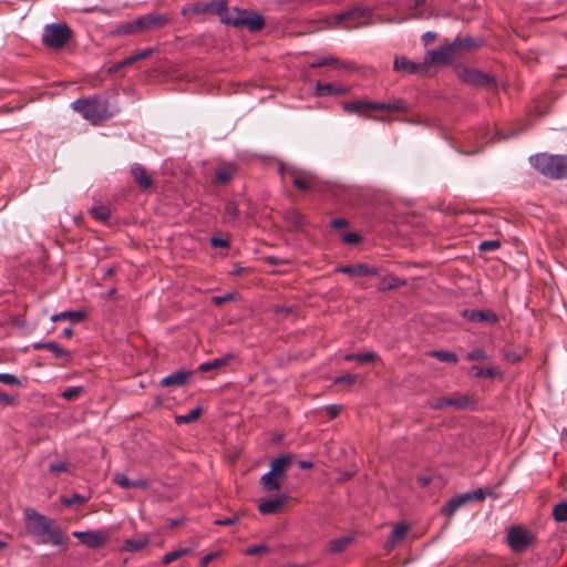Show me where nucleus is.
I'll list each match as a JSON object with an SVG mask.
<instances>
[{
  "label": "nucleus",
  "instance_id": "40",
  "mask_svg": "<svg viewBox=\"0 0 567 567\" xmlns=\"http://www.w3.org/2000/svg\"><path fill=\"white\" fill-rule=\"evenodd\" d=\"M472 373L475 378H488V379H493L495 378L496 375V371L493 370L492 368H482V367H478V365H474L472 368Z\"/></svg>",
  "mask_w": 567,
  "mask_h": 567
},
{
  "label": "nucleus",
  "instance_id": "49",
  "mask_svg": "<svg viewBox=\"0 0 567 567\" xmlns=\"http://www.w3.org/2000/svg\"><path fill=\"white\" fill-rule=\"evenodd\" d=\"M501 243L498 240H484L480 244L481 251H492L498 249Z\"/></svg>",
  "mask_w": 567,
  "mask_h": 567
},
{
  "label": "nucleus",
  "instance_id": "63",
  "mask_svg": "<svg viewBox=\"0 0 567 567\" xmlns=\"http://www.w3.org/2000/svg\"><path fill=\"white\" fill-rule=\"evenodd\" d=\"M463 496L468 497V501H473V499H483L485 495L482 489H477L472 493H465V494H463Z\"/></svg>",
  "mask_w": 567,
  "mask_h": 567
},
{
  "label": "nucleus",
  "instance_id": "13",
  "mask_svg": "<svg viewBox=\"0 0 567 567\" xmlns=\"http://www.w3.org/2000/svg\"><path fill=\"white\" fill-rule=\"evenodd\" d=\"M290 176L293 185L302 192L320 189L319 179L309 172L293 171Z\"/></svg>",
  "mask_w": 567,
  "mask_h": 567
},
{
  "label": "nucleus",
  "instance_id": "2",
  "mask_svg": "<svg viewBox=\"0 0 567 567\" xmlns=\"http://www.w3.org/2000/svg\"><path fill=\"white\" fill-rule=\"evenodd\" d=\"M72 109L93 125L101 124L113 115L109 103L97 97L79 99L72 103Z\"/></svg>",
  "mask_w": 567,
  "mask_h": 567
},
{
  "label": "nucleus",
  "instance_id": "25",
  "mask_svg": "<svg viewBox=\"0 0 567 567\" xmlns=\"http://www.w3.org/2000/svg\"><path fill=\"white\" fill-rule=\"evenodd\" d=\"M466 502H468V497L458 495L451 498L441 509L442 514L445 516H453L455 512L463 506Z\"/></svg>",
  "mask_w": 567,
  "mask_h": 567
},
{
  "label": "nucleus",
  "instance_id": "62",
  "mask_svg": "<svg viewBox=\"0 0 567 567\" xmlns=\"http://www.w3.org/2000/svg\"><path fill=\"white\" fill-rule=\"evenodd\" d=\"M150 486V483L145 478L140 480H133L132 482V488H147Z\"/></svg>",
  "mask_w": 567,
  "mask_h": 567
},
{
  "label": "nucleus",
  "instance_id": "34",
  "mask_svg": "<svg viewBox=\"0 0 567 567\" xmlns=\"http://www.w3.org/2000/svg\"><path fill=\"white\" fill-rule=\"evenodd\" d=\"M238 216V206L235 202L229 200L225 205V213H224V221L225 223H233L236 220Z\"/></svg>",
  "mask_w": 567,
  "mask_h": 567
},
{
  "label": "nucleus",
  "instance_id": "32",
  "mask_svg": "<svg viewBox=\"0 0 567 567\" xmlns=\"http://www.w3.org/2000/svg\"><path fill=\"white\" fill-rule=\"evenodd\" d=\"M377 359L375 352H364V353H350L344 355L346 361H360L364 363L372 362Z\"/></svg>",
  "mask_w": 567,
  "mask_h": 567
},
{
  "label": "nucleus",
  "instance_id": "52",
  "mask_svg": "<svg viewBox=\"0 0 567 567\" xmlns=\"http://www.w3.org/2000/svg\"><path fill=\"white\" fill-rule=\"evenodd\" d=\"M138 61L137 59V55L136 53L135 54H132L125 59H123L121 62H118L117 64H115L113 68H112V71H116L121 68H124V66H127V65H131L132 63Z\"/></svg>",
  "mask_w": 567,
  "mask_h": 567
},
{
  "label": "nucleus",
  "instance_id": "54",
  "mask_svg": "<svg viewBox=\"0 0 567 567\" xmlns=\"http://www.w3.org/2000/svg\"><path fill=\"white\" fill-rule=\"evenodd\" d=\"M429 406L433 410L444 409L445 406H449L447 398H439V399L432 400L429 402Z\"/></svg>",
  "mask_w": 567,
  "mask_h": 567
},
{
  "label": "nucleus",
  "instance_id": "39",
  "mask_svg": "<svg viewBox=\"0 0 567 567\" xmlns=\"http://www.w3.org/2000/svg\"><path fill=\"white\" fill-rule=\"evenodd\" d=\"M430 355L433 358H436L437 360H440L442 362H447V363H456L458 361L457 355L451 351H432L430 353Z\"/></svg>",
  "mask_w": 567,
  "mask_h": 567
},
{
  "label": "nucleus",
  "instance_id": "29",
  "mask_svg": "<svg viewBox=\"0 0 567 567\" xmlns=\"http://www.w3.org/2000/svg\"><path fill=\"white\" fill-rule=\"evenodd\" d=\"M353 537L351 536H342L336 539H332L328 544V548L331 553H340L344 550L350 544H352Z\"/></svg>",
  "mask_w": 567,
  "mask_h": 567
},
{
  "label": "nucleus",
  "instance_id": "31",
  "mask_svg": "<svg viewBox=\"0 0 567 567\" xmlns=\"http://www.w3.org/2000/svg\"><path fill=\"white\" fill-rule=\"evenodd\" d=\"M85 318V313L83 311H63L60 313H55L51 317L53 322L59 320H71V321H82Z\"/></svg>",
  "mask_w": 567,
  "mask_h": 567
},
{
  "label": "nucleus",
  "instance_id": "16",
  "mask_svg": "<svg viewBox=\"0 0 567 567\" xmlns=\"http://www.w3.org/2000/svg\"><path fill=\"white\" fill-rule=\"evenodd\" d=\"M426 64L415 63L404 55L395 56L393 69L404 74H420L425 70Z\"/></svg>",
  "mask_w": 567,
  "mask_h": 567
},
{
  "label": "nucleus",
  "instance_id": "10",
  "mask_svg": "<svg viewBox=\"0 0 567 567\" xmlns=\"http://www.w3.org/2000/svg\"><path fill=\"white\" fill-rule=\"evenodd\" d=\"M365 10L363 9H353L341 14H338L334 18V22L332 27L340 25L343 29L352 30L361 27L364 23Z\"/></svg>",
  "mask_w": 567,
  "mask_h": 567
},
{
  "label": "nucleus",
  "instance_id": "35",
  "mask_svg": "<svg viewBox=\"0 0 567 567\" xmlns=\"http://www.w3.org/2000/svg\"><path fill=\"white\" fill-rule=\"evenodd\" d=\"M190 551H192L190 548L185 547V548H181V549H177V550H173V551L166 553L162 557V563L164 565H168V564L173 563L174 560L181 558L182 556L189 554Z\"/></svg>",
  "mask_w": 567,
  "mask_h": 567
},
{
  "label": "nucleus",
  "instance_id": "64",
  "mask_svg": "<svg viewBox=\"0 0 567 567\" xmlns=\"http://www.w3.org/2000/svg\"><path fill=\"white\" fill-rule=\"evenodd\" d=\"M0 403L3 405H12L14 403V398L0 391Z\"/></svg>",
  "mask_w": 567,
  "mask_h": 567
},
{
  "label": "nucleus",
  "instance_id": "21",
  "mask_svg": "<svg viewBox=\"0 0 567 567\" xmlns=\"http://www.w3.org/2000/svg\"><path fill=\"white\" fill-rule=\"evenodd\" d=\"M447 404L456 410H471L475 408L476 402L467 394H456L447 398Z\"/></svg>",
  "mask_w": 567,
  "mask_h": 567
},
{
  "label": "nucleus",
  "instance_id": "30",
  "mask_svg": "<svg viewBox=\"0 0 567 567\" xmlns=\"http://www.w3.org/2000/svg\"><path fill=\"white\" fill-rule=\"evenodd\" d=\"M148 544L146 536L136 539H126L123 546V550L128 553H135L143 549Z\"/></svg>",
  "mask_w": 567,
  "mask_h": 567
},
{
  "label": "nucleus",
  "instance_id": "9",
  "mask_svg": "<svg viewBox=\"0 0 567 567\" xmlns=\"http://www.w3.org/2000/svg\"><path fill=\"white\" fill-rule=\"evenodd\" d=\"M534 539V535L520 526L511 527L507 533V543L513 551H524Z\"/></svg>",
  "mask_w": 567,
  "mask_h": 567
},
{
  "label": "nucleus",
  "instance_id": "17",
  "mask_svg": "<svg viewBox=\"0 0 567 567\" xmlns=\"http://www.w3.org/2000/svg\"><path fill=\"white\" fill-rule=\"evenodd\" d=\"M288 496L286 494H281L276 498H266L260 501L258 505V511L262 515H270L277 513L281 506L287 502Z\"/></svg>",
  "mask_w": 567,
  "mask_h": 567
},
{
  "label": "nucleus",
  "instance_id": "56",
  "mask_svg": "<svg viewBox=\"0 0 567 567\" xmlns=\"http://www.w3.org/2000/svg\"><path fill=\"white\" fill-rule=\"evenodd\" d=\"M504 357H505L508 361H511V362H513V363H516V362L520 361V360H522V358H523V355H522L520 353L516 352V351H506V352L504 353Z\"/></svg>",
  "mask_w": 567,
  "mask_h": 567
},
{
  "label": "nucleus",
  "instance_id": "55",
  "mask_svg": "<svg viewBox=\"0 0 567 567\" xmlns=\"http://www.w3.org/2000/svg\"><path fill=\"white\" fill-rule=\"evenodd\" d=\"M234 295L233 293H226L224 296H214L212 298V301L214 305L219 306L226 301L233 300Z\"/></svg>",
  "mask_w": 567,
  "mask_h": 567
},
{
  "label": "nucleus",
  "instance_id": "43",
  "mask_svg": "<svg viewBox=\"0 0 567 567\" xmlns=\"http://www.w3.org/2000/svg\"><path fill=\"white\" fill-rule=\"evenodd\" d=\"M113 482L122 488H132L133 480H130L122 473H117L113 476Z\"/></svg>",
  "mask_w": 567,
  "mask_h": 567
},
{
  "label": "nucleus",
  "instance_id": "36",
  "mask_svg": "<svg viewBox=\"0 0 567 567\" xmlns=\"http://www.w3.org/2000/svg\"><path fill=\"white\" fill-rule=\"evenodd\" d=\"M404 285V281L395 276H388L383 278L379 290H389V289H395Z\"/></svg>",
  "mask_w": 567,
  "mask_h": 567
},
{
  "label": "nucleus",
  "instance_id": "38",
  "mask_svg": "<svg viewBox=\"0 0 567 567\" xmlns=\"http://www.w3.org/2000/svg\"><path fill=\"white\" fill-rule=\"evenodd\" d=\"M200 412H202V409L199 406H196L195 409L190 410L187 414L177 415L176 423L188 424V423L197 420Z\"/></svg>",
  "mask_w": 567,
  "mask_h": 567
},
{
  "label": "nucleus",
  "instance_id": "44",
  "mask_svg": "<svg viewBox=\"0 0 567 567\" xmlns=\"http://www.w3.org/2000/svg\"><path fill=\"white\" fill-rule=\"evenodd\" d=\"M83 392V386H71L65 389L62 392V398L64 400H73L78 398Z\"/></svg>",
  "mask_w": 567,
  "mask_h": 567
},
{
  "label": "nucleus",
  "instance_id": "28",
  "mask_svg": "<svg viewBox=\"0 0 567 567\" xmlns=\"http://www.w3.org/2000/svg\"><path fill=\"white\" fill-rule=\"evenodd\" d=\"M452 45L458 54L462 51H470L472 49L477 48L480 45V42L471 37H465V38H456L452 42Z\"/></svg>",
  "mask_w": 567,
  "mask_h": 567
},
{
  "label": "nucleus",
  "instance_id": "7",
  "mask_svg": "<svg viewBox=\"0 0 567 567\" xmlns=\"http://www.w3.org/2000/svg\"><path fill=\"white\" fill-rule=\"evenodd\" d=\"M167 23V18L164 16L146 14L137 18L134 21L123 23L116 28L115 34H134L144 30L161 28Z\"/></svg>",
  "mask_w": 567,
  "mask_h": 567
},
{
  "label": "nucleus",
  "instance_id": "42",
  "mask_svg": "<svg viewBox=\"0 0 567 567\" xmlns=\"http://www.w3.org/2000/svg\"><path fill=\"white\" fill-rule=\"evenodd\" d=\"M268 551H269V548L265 544L252 545L245 549V554L248 556L261 555V554H266Z\"/></svg>",
  "mask_w": 567,
  "mask_h": 567
},
{
  "label": "nucleus",
  "instance_id": "14",
  "mask_svg": "<svg viewBox=\"0 0 567 567\" xmlns=\"http://www.w3.org/2000/svg\"><path fill=\"white\" fill-rule=\"evenodd\" d=\"M457 76L466 84L483 86L489 83L487 74L467 66H460L456 70Z\"/></svg>",
  "mask_w": 567,
  "mask_h": 567
},
{
  "label": "nucleus",
  "instance_id": "5",
  "mask_svg": "<svg viewBox=\"0 0 567 567\" xmlns=\"http://www.w3.org/2000/svg\"><path fill=\"white\" fill-rule=\"evenodd\" d=\"M343 111L348 114H357L359 116H369L368 112L375 111H394V112H404L406 110V105L403 100H394L393 102L388 103H377L370 101H353L349 103H344L342 106Z\"/></svg>",
  "mask_w": 567,
  "mask_h": 567
},
{
  "label": "nucleus",
  "instance_id": "37",
  "mask_svg": "<svg viewBox=\"0 0 567 567\" xmlns=\"http://www.w3.org/2000/svg\"><path fill=\"white\" fill-rule=\"evenodd\" d=\"M553 517L558 523L567 522V502H560L553 509Z\"/></svg>",
  "mask_w": 567,
  "mask_h": 567
},
{
  "label": "nucleus",
  "instance_id": "33",
  "mask_svg": "<svg viewBox=\"0 0 567 567\" xmlns=\"http://www.w3.org/2000/svg\"><path fill=\"white\" fill-rule=\"evenodd\" d=\"M73 465L66 461L61 460L54 463H51L49 465V472L52 474H60V473H70L72 471Z\"/></svg>",
  "mask_w": 567,
  "mask_h": 567
},
{
  "label": "nucleus",
  "instance_id": "48",
  "mask_svg": "<svg viewBox=\"0 0 567 567\" xmlns=\"http://www.w3.org/2000/svg\"><path fill=\"white\" fill-rule=\"evenodd\" d=\"M466 359L468 361L486 360L487 355L483 349L476 348L467 353Z\"/></svg>",
  "mask_w": 567,
  "mask_h": 567
},
{
  "label": "nucleus",
  "instance_id": "8",
  "mask_svg": "<svg viewBox=\"0 0 567 567\" xmlns=\"http://www.w3.org/2000/svg\"><path fill=\"white\" fill-rule=\"evenodd\" d=\"M229 24L234 27H246L249 31H259L264 24V18L256 12L247 10L233 9V14Z\"/></svg>",
  "mask_w": 567,
  "mask_h": 567
},
{
  "label": "nucleus",
  "instance_id": "3",
  "mask_svg": "<svg viewBox=\"0 0 567 567\" xmlns=\"http://www.w3.org/2000/svg\"><path fill=\"white\" fill-rule=\"evenodd\" d=\"M530 164L540 174L550 178L567 176V156L537 154L530 157Z\"/></svg>",
  "mask_w": 567,
  "mask_h": 567
},
{
  "label": "nucleus",
  "instance_id": "12",
  "mask_svg": "<svg viewBox=\"0 0 567 567\" xmlns=\"http://www.w3.org/2000/svg\"><path fill=\"white\" fill-rule=\"evenodd\" d=\"M72 535L89 548L102 547L107 542V534L104 530L73 532Z\"/></svg>",
  "mask_w": 567,
  "mask_h": 567
},
{
  "label": "nucleus",
  "instance_id": "15",
  "mask_svg": "<svg viewBox=\"0 0 567 567\" xmlns=\"http://www.w3.org/2000/svg\"><path fill=\"white\" fill-rule=\"evenodd\" d=\"M202 11L205 13L216 14L223 23L229 24L233 11L227 7L226 0H217L204 3Z\"/></svg>",
  "mask_w": 567,
  "mask_h": 567
},
{
  "label": "nucleus",
  "instance_id": "22",
  "mask_svg": "<svg viewBox=\"0 0 567 567\" xmlns=\"http://www.w3.org/2000/svg\"><path fill=\"white\" fill-rule=\"evenodd\" d=\"M236 172V165L234 163H227L216 169L215 181L218 184H228Z\"/></svg>",
  "mask_w": 567,
  "mask_h": 567
},
{
  "label": "nucleus",
  "instance_id": "27",
  "mask_svg": "<svg viewBox=\"0 0 567 567\" xmlns=\"http://www.w3.org/2000/svg\"><path fill=\"white\" fill-rule=\"evenodd\" d=\"M344 93V89L342 86H337L332 83L322 84L317 82L316 84V95L318 96H329V95H339Z\"/></svg>",
  "mask_w": 567,
  "mask_h": 567
},
{
  "label": "nucleus",
  "instance_id": "59",
  "mask_svg": "<svg viewBox=\"0 0 567 567\" xmlns=\"http://www.w3.org/2000/svg\"><path fill=\"white\" fill-rule=\"evenodd\" d=\"M237 516H231V517H227L225 519H216L214 522L215 525H219V526H229V525H233L237 522Z\"/></svg>",
  "mask_w": 567,
  "mask_h": 567
},
{
  "label": "nucleus",
  "instance_id": "20",
  "mask_svg": "<svg viewBox=\"0 0 567 567\" xmlns=\"http://www.w3.org/2000/svg\"><path fill=\"white\" fill-rule=\"evenodd\" d=\"M409 529H410V526L406 523H400V524L395 525L389 536L388 542L385 543V548L392 549L398 544H400L404 539Z\"/></svg>",
  "mask_w": 567,
  "mask_h": 567
},
{
  "label": "nucleus",
  "instance_id": "24",
  "mask_svg": "<svg viewBox=\"0 0 567 567\" xmlns=\"http://www.w3.org/2000/svg\"><path fill=\"white\" fill-rule=\"evenodd\" d=\"M131 171L135 182L142 188L146 189L152 186V178L147 175L146 169L142 165L134 164Z\"/></svg>",
  "mask_w": 567,
  "mask_h": 567
},
{
  "label": "nucleus",
  "instance_id": "58",
  "mask_svg": "<svg viewBox=\"0 0 567 567\" xmlns=\"http://www.w3.org/2000/svg\"><path fill=\"white\" fill-rule=\"evenodd\" d=\"M343 239L348 244H358L361 238L357 233H347L343 235Z\"/></svg>",
  "mask_w": 567,
  "mask_h": 567
},
{
  "label": "nucleus",
  "instance_id": "46",
  "mask_svg": "<svg viewBox=\"0 0 567 567\" xmlns=\"http://www.w3.org/2000/svg\"><path fill=\"white\" fill-rule=\"evenodd\" d=\"M45 349L50 350L55 357L69 355V352L65 349L61 348L55 342H47Z\"/></svg>",
  "mask_w": 567,
  "mask_h": 567
},
{
  "label": "nucleus",
  "instance_id": "11",
  "mask_svg": "<svg viewBox=\"0 0 567 567\" xmlns=\"http://www.w3.org/2000/svg\"><path fill=\"white\" fill-rule=\"evenodd\" d=\"M457 56L452 43L427 52L424 64H449Z\"/></svg>",
  "mask_w": 567,
  "mask_h": 567
},
{
  "label": "nucleus",
  "instance_id": "61",
  "mask_svg": "<svg viewBox=\"0 0 567 567\" xmlns=\"http://www.w3.org/2000/svg\"><path fill=\"white\" fill-rule=\"evenodd\" d=\"M340 411H341V406H340V405H338V404H332V405H329V406L327 408V413H328V415H329L331 419H333V417L338 416V415H339V413H340Z\"/></svg>",
  "mask_w": 567,
  "mask_h": 567
},
{
  "label": "nucleus",
  "instance_id": "47",
  "mask_svg": "<svg viewBox=\"0 0 567 567\" xmlns=\"http://www.w3.org/2000/svg\"><path fill=\"white\" fill-rule=\"evenodd\" d=\"M0 382L8 385H21L20 380L11 373H0Z\"/></svg>",
  "mask_w": 567,
  "mask_h": 567
},
{
  "label": "nucleus",
  "instance_id": "50",
  "mask_svg": "<svg viewBox=\"0 0 567 567\" xmlns=\"http://www.w3.org/2000/svg\"><path fill=\"white\" fill-rule=\"evenodd\" d=\"M357 379H358L357 374L347 373L344 375L337 377L334 379V383L336 384L344 383V384L351 385L357 381Z\"/></svg>",
  "mask_w": 567,
  "mask_h": 567
},
{
  "label": "nucleus",
  "instance_id": "57",
  "mask_svg": "<svg viewBox=\"0 0 567 567\" xmlns=\"http://www.w3.org/2000/svg\"><path fill=\"white\" fill-rule=\"evenodd\" d=\"M210 244L217 248H227L229 246V243L226 239L219 237H213L210 239Z\"/></svg>",
  "mask_w": 567,
  "mask_h": 567
},
{
  "label": "nucleus",
  "instance_id": "19",
  "mask_svg": "<svg viewBox=\"0 0 567 567\" xmlns=\"http://www.w3.org/2000/svg\"><path fill=\"white\" fill-rule=\"evenodd\" d=\"M338 271L347 274L351 277L374 276L378 272L375 268L369 267L364 264L339 267Z\"/></svg>",
  "mask_w": 567,
  "mask_h": 567
},
{
  "label": "nucleus",
  "instance_id": "41",
  "mask_svg": "<svg viewBox=\"0 0 567 567\" xmlns=\"http://www.w3.org/2000/svg\"><path fill=\"white\" fill-rule=\"evenodd\" d=\"M91 214L95 219L105 221L111 216L110 209L105 206H96L91 209Z\"/></svg>",
  "mask_w": 567,
  "mask_h": 567
},
{
  "label": "nucleus",
  "instance_id": "18",
  "mask_svg": "<svg viewBox=\"0 0 567 567\" xmlns=\"http://www.w3.org/2000/svg\"><path fill=\"white\" fill-rule=\"evenodd\" d=\"M462 316L473 322L486 321L489 323H495L498 321L497 315L493 311H481V310L465 309L462 311Z\"/></svg>",
  "mask_w": 567,
  "mask_h": 567
},
{
  "label": "nucleus",
  "instance_id": "6",
  "mask_svg": "<svg viewBox=\"0 0 567 567\" xmlns=\"http://www.w3.org/2000/svg\"><path fill=\"white\" fill-rule=\"evenodd\" d=\"M73 31L64 23H51L43 28L42 43L53 50L63 48L72 38Z\"/></svg>",
  "mask_w": 567,
  "mask_h": 567
},
{
  "label": "nucleus",
  "instance_id": "26",
  "mask_svg": "<svg viewBox=\"0 0 567 567\" xmlns=\"http://www.w3.org/2000/svg\"><path fill=\"white\" fill-rule=\"evenodd\" d=\"M233 358H234L233 354H226L220 358H216L214 360L204 362L199 365V371L208 372L212 370L220 369V368L225 367Z\"/></svg>",
  "mask_w": 567,
  "mask_h": 567
},
{
  "label": "nucleus",
  "instance_id": "23",
  "mask_svg": "<svg viewBox=\"0 0 567 567\" xmlns=\"http://www.w3.org/2000/svg\"><path fill=\"white\" fill-rule=\"evenodd\" d=\"M189 374L184 370L176 371L161 380L162 386H181L186 383Z\"/></svg>",
  "mask_w": 567,
  "mask_h": 567
},
{
  "label": "nucleus",
  "instance_id": "4",
  "mask_svg": "<svg viewBox=\"0 0 567 567\" xmlns=\"http://www.w3.org/2000/svg\"><path fill=\"white\" fill-rule=\"evenodd\" d=\"M291 463L289 455H280L270 462V470L259 480V485L265 492L278 489L286 480V472Z\"/></svg>",
  "mask_w": 567,
  "mask_h": 567
},
{
  "label": "nucleus",
  "instance_id": "1",
  "mask_svg": "<svg viewBox=\"0 0 567 567\" xmlns=\"http://www.w3.org/2000/svg\"><path fill=\"white\" fill-rule=\"evenodd\" d=\"M24 519L25 529L35 539L37 544H51L63 547L64 550L68 549L69 537L54 524L53 519L33 508L24 511Z\"/></svg>",
  "mask_w": 567,
  "mask_h": 567
},
{
  "label": "nucleus",
  "instance_id": "45",
  "mask_svg": "<svg viewBox=\"0 0 567 567\" xmlns=\"http://www.w3.org/2000/svg\"><path fill=\"white\" fill-rule=\"evenodd\" d=\"M287 219L296 227H301L305 224L303 216L296 210L287 213Z\"/></svg>",
  "mask_w": 567,
  "mask_h": 567
},
{
  "label": "nucleus",
  "instance_id": "60",
  "mask_svg": "<svg viewBox=\"0 0 567 567\" xmlns=\"http://www.w3.org/2000/svg\"><path fill=\"white\" fill-rule=\"evenodd\" d=\"M331 227L341 229L348 226V221L344 218H334L330 223Z\"/></svg>",
  "mask_w": 567,
  "mask_h": 567
},
{
  "label": "nucleus",
  "instance_id": "53",
  "mask_svg": "<svg viewBox=\"0 0 567 567\" xmlns=\"http://www.w3.org/2000/svg\"><path fill=\"white\" fill-rule=\"evenodd\" d=\"M425 3H426V0H414V4H413V8H412L413 10H415V12L412 16L414 19H424V18H426L424 12L419 10Z\"/></svg>",
  "mask_w": 567,
  "mask_h": 567
},
{
  "label": "nucleus",
  "instance_id": "51",
  "mask_svg": "<svg viewBox=\"0 0 567 567\" xmlns=\"http://www.w3.org/2000/svg\"><path fill=\"white\" fill-rule=\"evenodd\" d=\"M62 504L65 506H72L85 502V497L80 494H73L71 497L62 498Z\"/></svg>",
  "mask_w": 567,
  "mask_h": 567
}]
</instances>
